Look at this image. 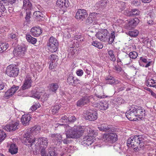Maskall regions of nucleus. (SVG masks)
Instances as JSON below:
<instances>
[{"label": "nucleus", "mask_w": 156, "mask_h": 156, "mask_svg": "<svg viewBox=\"0 0 156 156\" xmlns=\"http://www.w3.org/2000/svg\"><path fill=\"white\" fill-rule=\"evenodd\" d=\"M140 61H141L142 62H143L145 63H147L148 62L146 58H144L143 57H140Z\"/></svg>", "instance_id": "nucleus-60"}, {"label": "nucleus", "mask_w": 156, "mask_h": 156, "mask_svg": "<svg viewBox=\"0 0 156 156\" xmlns=\"http://www.w3.org/2000/svg\"><path fill=\"white\" fill-rule=\"evenodd\" d=\"M92 18L91 17H89L86 20V21L87 23H91L92 22Z\"/></svg>", "instance_id": "nucleus-62"}, {"label": "nucleus", "mask_w": 156, "mask_h": 156, "mask_svg": "<svg viewBox=\"0 0 156 156\" xmlns=\"http://www.w3.org/2000/svg\"><path fill=\"white\" fill-rule=\"evenodd\" d=\"M56 4L57 6L60 8V12L62 14L66 12V8L70 5L68 0H58Z\"/></svg>", "instance_id": "nucleus-5"}, {"label": "nucleus", "mask_w": 156, "mask_h": 156, "mask_svg": "<svg viewBox=\"0 0 156 156\" xmlns=\"http://www.w3.org/2000/svg\"><path fill=\"white\" fill-rule=\"evenodd\" d=\"M23 8L26 11H30L32 9V4L29 0H24L23 2Z\"/></svg>", "instance_id": "nucleus-26"}, {"label": "nucleus", "mask_w": 156, "mask_h": 156, "mask_svg": "<svg viewBox=\"0 0 156 156\" xmlns=\"http://www.w3.org/2000/svg\"><path fill=\"white\" fill-rule=\"evenodd\" d=\"M31 97L38 99L40 98L41 95V93L35 90H34L31 91Z\"/></svg>", "instance_id": "nucleus-30"}, {"label": "nucleus", "mask_w": 156, "mask_h": 156, "mask_svg": "<svg viewBox=\"0 0 156 156\" xmlns=\"http://www.w3.org/2000/svg\"><path fill=\"white\" fill-rule=\"evenodd\" d=\"M139 19L136 18L130 20L128 23V25L130 27L133 28L136 27L139 23Z\"/></svg>", "instance_id": "nucleus-27"}, {"label": "nucleus", "mask_w": 156, "mask_h": 156, "mask_svg": "<svg viewBox=\"0 0 156 156\" xmlns=\"http://www.w3.org/2000/svg\"><path fill=\"white\" fill-rule=\"evenodd\" d=\"M114 34L115 32L114 31L111 33L110 36L109 34V37L108 41L109 43L112 44L113 42L115 37Z\"/></svg>", "instance_id": "nucleus-46"}, {"label": "nucleus", "mask_w": 156, "mask_h": 156, "mask_svg": "<svg viewBox=\"0 0 156 156\" xmlns=\"http://www.w3.org/2000/svg\"><path fill=\"white\" fill-rule=\"evenodd\" d=\"M88 16L86 11L83 9H78L76 13L75 18L78 19L83 20Z\"/></svg>", "instance_id": "nucleus-14"}, {"label": "nucleus", "mask_w": 156, "mask_h": 156, "mask_svg": "<svg viewBox=\"0 0 156 156\" xmlns=\"http://www.w3.org/2000/svg\"><path fill=\"white\" fill-rule=\"evenodd\" d=\"M92 44L93 45L98 48H102L103 47V45L99 42L97 41H93L92 42Z\"/></svg>", "instance_id": "nucleus-44"}, {"label": "nucleus", "mask_w": 156, "mask_h": 156, "mask_svg": "<svg viewBox=\"0 0 156 156\" xmlns=\"http://www.w3.org/2000/svg\"><path fill=\"white\" fill-rule=\"evenodd\" d=\"M5 87V84L2 82H0V90H3Z\"/></svg>", "instance_id": "nucleus-64"}, {"label": "nucleus", "mask_w": 156, "mask_h": 156, "mask_svg": "<svg viewBox=\"0 0 156 156\" xmlns=\"http://www.w3.org/2000/svg\"><path fill=\"white\" fill-rule=\"evenodd\" d=\"M144 139L142 135L131 136L127 141V144L136 151H139L144 146Z\"/></svg>", "instance_id": "nucleus-2"}, {"label": "nucleus", "mask_w": 156, "mask_h": 156, "mask_svg": "<svg viewBox=\"0 0 156 156\" xmlns=\"http://www.w3.org/2000/svg\"><path fill=\"white\" fill-rule=\"evenodd\" d=\"M94 138L92 136L87 135L84 136L82 140L81 144L84 146H89L94 141Z\"/></svg>", "instance_id": "nucleus-16"}, {"label": "nucleus", "mask_w": 156, "mask_h": 156, "mask_svg": "<svg viewBox=\"0 0 156 156\" xmlns=\"http://www.w3.org/2000/svg\"><path fill=\"white\" fill-rule=\"evenodd\" d=\"M103 138L108 141L112 143L115 142L118 140L117 135L114 133L105 134Z\"/></svg>", "instance_id": "nucleus-11"}, {"label": "nucleus", "mask_w": 156, "mask_h": 156, "mask_svg": "<svg viewBox=\"0 0 156 156\" xmlns=\"http://www.w3.org/2000/svg\"><path fill=\"white\" fill-rule=\"evenodd\" d=\"M98 129L102 131L106 132H114L115 128L112 125H108L107 124H103L98 125Z\"/></svg>", "instance_id": "nucleus-10"}, {"label": "nucleus", "mask_w": 156, "mask_h": 156, "mask_svg": "<svg viewBox=\"0 0 156 156\" xmlns=\"http://www.w3.org/2000/svg\"><path fill=\"white\" fill-rule=\"evenodd\" d=\"M19 124V122H16L13 124H10L6 125L4 128V129L6 131L9 132L14 131L18 129L17 126Z\"/></svg>", "instance_id": "nucleus-22"}, {"label": "nucleus", "mask_w": 156, "mask_h": 156, "mask_svg": "<svg viewBox=\"0 0 156 156\" xmlns=\"http://www.w3.org/2000/svg\"><path fill=\"white\" fill-rule=\"evenodd\" d=\"M92 98V97L91 96H86L83 97L77 102V106L79 107H81L87 104L90 101L91 99Z\"/></svg>", "instance_id": "nucleus-18"}, {"label": "nucleus", "mask_w": 156, "mask_h": 156, "mask_svg": "<svg viewBox=\"0 0 156 156\" xmlns=\"http://www.w3.org/2000/svg\"><path fill=\"white\" fill-rule=\"evenodd\" d=\"M9 37L13 39H14L15 42L13 43L12 45L13 46H15V44H16L17 41V36L15 34H12L9 35Z\"/></svg>", "instance_id": "nucleus-43"}, {"label": "nucleus", "mask_w": 156, "mask_h": 156, "mask_svg": "<svg viewBox=\"0 0 156 156\" xmlns=\"http://www.w3.org/2000/svg\"><path fill=\"white\" fill-rule=\"evenodd\" d=\"M31 33L32 35L35 37L39 36L42 33V30L40 27H34L31 28Z\"/></svg>", "instance_id": "nucleus-23"}, {"label": "nucleus", "mask_w": 156, "mask_h": 156, "mask_svg": "<svg viewBox=\"0 0 156 156\" xmlns=\"http://www.w3.org/2000/svg\"><path fill=\"white\" fill-rule=\"evenodd\" d=\"M31 12L30 11H27L26 15L25 17V19L27 22L28 23L30 21V15H31Z\"/></svg>", "instance_id": "nucleus-48"}, {"label": "nucleus", "mask_w": 156, "mask_h": 156, "mask_svg": "<svg viewBox=\"0 0 156 156\" xmlns=\"http://www.w3.org/2000/svg\"><path fill=\"white\" fill-rule=\"evenodd\" d=\"M31 118L30 114H25L22 116L21 119V122L23 126H27L29 124Z\"/></svg>", "instance_id": "nucleus-21"}, {"label": "nucleus", "mask_w": 156, "mask_h": 156, "mask_svg": "<svg viewBox=\"0 0 156 156\" xmlns=\"http://www.w3.org/2000/svg\"><path fill=\"white\" fill-rule=\"evenodd\" d=\"M19 71V69L16 66L10 65L7 68L6 73L10 77H15L18 75Z\"/></svg>", "instance_id": "nucleus-6"}, {"label": "nucleus", "mask_w": 156, "mask_h": 156, "mask_svg": "<svg viewBox=\"0 0 156 156\" xmlns=\"http://www.w3.org/2000/svg\"><path fill=\"white\" fill-rule=\"evenodd\" d=\"M108 2V0H101L99 1L97 4L100 7H104L107 6Z\"/></svg>", "instance_id": "nucleus-38"}, {"label": "nucleus", "mask_w": 156, "mask_h": 156, "mask_svg": "<svg viewBox=\"0 0 156 156\" xmlns=\"http://www.w3.org/2000/svg\"><path fill=\"white\" fill-rule=\"evenodd\" d=\"M9 151L12 154H16L18 151V148L14 144H12L9 149Z\"/></svg>", "instance_id": "nucleus-29"}, {"label": "nucleus", "mask_w": 156, "mask_h": 156, "mask_svg": "<svg viewBox=\"0 0 156 156\" xmlns=\"http://www.w3.org/2000/svg\"><path fill=\"white\" fill-rule=\"evenodd\" d=\"M55 64L54 63H50L49 65V69H52L54 68Z\"/></svg>", "instance_id": "nucleus-63"}, {"label": "nucleus", "mask_w": 156, "mask_h": 156, "mask_svg": "<svg viewBox=\"0 0 156 156\" xmlns=\"http://www.w3.org/2000/svg\"><path fill=\"white\" fill-rule=\"evenodd\" d=\"M61 107V105H55L51 110L52 113L55 114L57 113Z\"/></svg>", "instance_id": "nucleus-37"}, {"label": "nucleus", "mask_w": 156, "mask_h": 156, "mask_svg": "<svg viewBox=\"0 0 156 156\" xmlns=\"http://www.w3.org/2000/svg\"><path fill=\"white\" fill-rule=\"evenodd\" d=\"M74 77L72 73H70L67 76V83L70 85H73Z\"/></svg>", "instance_id": "nucleus-34"}, {"label": "nucleus", "mask_w": 156, "mask_h": 156, "mask_svg": "<svg viewBox=\"0 0 156 156\" xmlns=\"http://www.w3.org/2000/svg\"><path fill=\"white\" fill-rule=\"evenodd\" d=\"M83 131L79 127L72 128L69 126H66L65 134L67 138H78L82 136Z\"/></svg>", "instance_id": "nucleus-3"}, {"label": "nucleus", "mask_w": 156, "mask_h": 156, "mask_svg": "<svg viewBox=\"0 0 156 156\" xmlns=\"http://www.w3.org/2000/svg\"><path fill=\"white\" fill-rule=\"evenodd\" d=\"M41 156H47V153L45 148H43L41 150Z\"/></svg>", "instance_id": "nucleus-57"}, {"label": "nucleus", "mask_w": 156, "mask_h": 156, "mask_svg": "<svg viewBox=\"0 0 156 156\" xmlns=\"http://www.w3.org/2000/svg\"><path fill=\"white\" fill-rule=\"evenodd\" d=\"M26 39L29 42H30L33 44H35L37 41V40L36 38L32 37L30 34H27V35Z\"/></svg>", "instance_id": "nucleus-32"}, {"label": "nucleus", "mask_w": 156, "mask_h": 156, "mask_svg": "<svg viewBox=\"0 0 156 156\" xmlns=\"http://www.w3.org/2000/svg\"><path fill=\"white\" fill-rule=\"evenodd\" d=\"M76 120V119L74 116H72L70 117H68V122H74Z\"/></svg>", "instance_id": "nucleus-53"}, {"label": "nucleus", "mask_w": 156, "mask_h": 156, "mask_svg": "<svg viewBox=\"0 0 156 156\" xmlns=\"http://www.w3.org/2000/svg\"><path fill=\"white\" fill-rule=\"evenodd\" d=\"M145 84L147 86L152 87L156 88V82L153 79H148L145 82Z\"/></svg>", "instance_id": "nucleus-28"}, {"label": "nucleus", "mask_w": 156, "mask_h": 156, "mask_svg": "<svg viewBox=\"0 0 156 156\" xmlns=\"http://www.w3.org/2000/svg\"><path fill=\"white\" fill-rule=\"evenodd\" d=\"M41 127L39 126H35L32 128L30 130L25 133L23 135V139L22 140L23 143L28 146V147H31L35 144V140L34 139H32L33 136L37 135L41 130Z\"/></svg>", "instance_id": "nucleus-1"}, {"label": "nucleus", "mask_w": 156, "mask_h": 156, "mask_svg": "<svg viewBox=\"0 0 156 156\" xmlns=\"http://www.w3.org/2000/svg\"><path fill=\"white\" fill-rule=\"evenodd\" d=\"M108 53L110 56V59L113 62H115L116 59L113 54V51L112 50H109L108 51Z\"/></svg>", "instance_id": "nucleus-41"}, {"label": "nucleus", "mask_w": 156, "mask_h": 156, "mask_svg": "<svg viewBox=\"0 0 156 156\" xmlns=\"http://www.w3.org/2000/svg\"><path fill=\"white\" fill-rule=\"evenodd\" d=\"M51 59L52 63H55L58 61V57L56 55H51Z\"/></svg>", "instance_id": "nucleus-47"}, {"label": "nucleus", "mask_w": 156, "mask_h": 156, "mask_svg": "<svg viewBox=\"0 0 156 156\" xmlns=\"http://www.w3.org/2000/svg\"><path fill=\"white\" fill-rule=\"evenodd\" d=\"M76 40H78V41H82L83 40V37H82V36L80 35L76 36Z\"/></svg>", "instance_id": "nucleus-58"}, {"label": "nucleus", "mask_w": 156, "mask_h": 156, "mask_svg": "<svg viewBox=\"0 0 156 156\" xmlns=\"http://www.w3.org/2000/svg\"><path fill=\"white\" fill-rule=\"evenodd\" d=\"M139 65L141 66H142L143 67H145L146 68L148 67L149 66H150V65L151 63V62H148L147 63L145 66L143 64V62H142L140 60L139 61Z\"/></svg>", "instance_id": "nucleus-52"}, {"label": "nucleus", "mask_w": 156, "mask_h": 156, "mask_svg": "<svg viewBox=\"0 0 156 156\" xmlns=\"http://www.w3.org/2000/svg\"><path fill=\"white\" fill-rule=\"evenodd\" d=\"M37 108L36 107L35 104H34L31 107V108L30 109V111H31V112L34 111L37 109Z\"/></svg>", "instance_id": "nucleus-61"}, {"label": "nucleus", "mask_w": 156, "mask_h": 156, "mask_svg": "<svg viewBox=\"0 0 156 156\" xmlns=\"http://www.w3.org/2000/svg\"><path fill=\"white\" fill-rule=\"evenodd\" d=\"M114 148L116 151H118L120 148V145L119 144H116L114 146Z\"/></svg>", "instance_id": "nucleus-56"}, {"label": "nucleus", "mask_w": 156, "mask_h": 156, "mask_svg": "<svg viewBox=\"0 0 156 156\" xmlns=\"http://www.w3.org/2000/svg\"><path fill=\"white\" fill-rule=\"evenodd\" d=\"M50 94L47 93H45L41 98L42 101H45L46 100L49 98Z\"/></svg>", "instance_id": "nucleus-51"}, {"label": "nucleus", "mask_w": 156, "mask_h": 156, "mask_svg": "<svg viewBox=\"0 0 156 156\" xmlns=\"http://www.w3.org/2000/svg\"><path fill=\"white\" fill-rule=\"evenodd\" d=\"M61 121L64 123H68V117L66 115L62 116L61 119Z\"/></svg>", "instance_id": "nucleus-50"}, {"label": "nucleus", "mask_w": 156, "mask_h": 156, "mask_svg": "<svg viewBox=\"0 0 156 156\" xmlns=\"http://www.w3.org/2000/svg\"><path fill=\"white\" fill-rule=\"evenodd\" d=\"M140 12L139 10L137 9H133L129 12L127 15L129 16H138Z\"/></svg>", "instance_id": "nucleus-31"}, {"label": "nucleus", "mask_w": 156, "mask_h": 156, "mask_svg": "<svg viewBox=\"0 0 156 156\" xmlns=\"http://www.w3.org/2000/svg\"><path fill=\"white\" fill-rule=\"evenodd\" d=\"M8 0H0V12H4L6 10L4 5L1 3V1H7Z\"/></svg>", "instance_id": "nucleus-49"}, {"label": "nucleus", "mask_w": 156, "mask_h": 156, "mask_svg": "<svg viewBox=\"0 0 156 156\" xmlns=\"http://www.w3.org/2000/svg\"><path fill=\"white\" fill-rule=\"evenodd\" d=\"M52 142L54 144L59 145L62 142V139L60 134L56 133L51 134Z\"/></svg>", "instance_id": "nucleus-12"}, {"label": "nucleus", "mask_w": 156, "mask_h": 156, "mask_svg": "<svg viewBox=\"0 0 156 156\" xmlns=\"http://www.w3.org/2000/svg\"><path fill=\"white\" fill-rule=\"evenodd\" d=\"M48 50L52 52L56 51L58 49V43L56 39L53 37H50L47 44Z\"/></svg>", "instance_id": "nucleus-4"}, {"label": "nucleus", "mask_w": 156, "mask_h": 156, "mask_svg": "<svg viewBox=\"0 0 156 156\" xmlns=\"http://www.w3.org/2000/svg\"><path fill=\"white\" fill-rule=\"evenodd\" d=\"M96 95L97 97L100 98H103L107 97V96L104 93L102 94H98Z\"/></svg>", "instance_id": "nucleus-54"}, {"label": "nucleus", "mask_w": 156, "mask_h": 156, "mask_svg": "<svg viewBox=\"0 0 156 156\" xmlns=\"http://www.w3.org/2000/svg\"><path fill=\"white\" fill-rule=\"evenodd\" d=\"M80 80L77 78H76L75 79H74L73 82V85H75L80 83Z\"/></svg>", "instance_id": "nucleus-59"}, {"label": "nucleus", "mask_w": 156, "mask_h": 156, "mask_svg": "<svg viewBox=\"0 0 156 156\" xmlns=\"http://www.w3.org/2000/svg\"><path fill=\"white\" fill-rule=\"evenodd\" d=\"M32 81L31 78L29 76L27 75L24 82V83L21 88L23 90H24L30 88L32 86Z\"/></svg>", "instance_id": "nucleus-15"}, {"label": "nucleus", "mask_w": 156, "mask_h": 156, "mask_svg": "<svg viewBox=\"0 0 156 156\" xmlns=\"http://www.w3.org/2000/svg\"><path fill=\"white\" fill-rule=\"evenodd\" d=\"M26 49L25 46L18 45L13 50V53L16 55L23 56L25 54Z\"/></svg>", "instance_id": "nucleus-9"}, {"label": "nucleus", "mask_w": 156, "mask_h": 156, "mask_svg": "<svg viewBox=\"0 0 156 156\" xmlns=\"http://www.w3.org/2000/svg\"><path fill=\"white\" fill-rule=\"evenodd\" d=\"M108 103L106 102H100L98 107L99 108L102 110H106L108 107Z\"/></svg>", "instance_id": "nucleus-33"}, {"label": "nucleus", "mask_w": 156, "mask_h": 156, "mask_svg": "<svg viewBox=\"0 0 156 156\" xmlns=\"http://www.w3.org/2000/svg\"><path fill=\"white\" fill-rule=\"evenodd\" d=\"M83 71L82 70L79 69L76 72V74L78 76H81L83 75Z\"/></svg>", "instance_id": "nucleus-55"}, {"label": "nucleus", "mask_w": 156, "mask_h": 156, "mask_svg": "<svg viewBox=\"0 0 156 156\" xmlns=\"http://www.w3.org/2000/svg\"><path fill=\"white\" fill-rule=\"evenodd\" d=\"M107 82L109 84L111 85H115L119 83V80L114 78L111 76H108L106 77L105 78Z\"/></svg>", "instance_id": "nucleus-24"}, {"label": "nucleus", "mask_w": 156, "mask_h": 156, "mask_svg": "<svg viewBox=\"0 0 156 156\" xmlns=\"http://www.w3.org/2000/svg\"><path fill=\"white\" fill-rule=\"evenodd\" d=\"M8 47V44L0 42V53H2L5 51Z\"/></svg>", "instance_id": "nucleus-36"}, {"label": "nucleus", "mask_w": 156, "mask_h": 156, "mask_svg": "<svg viewBox=\"0 0 156 156\" xmlns=\"http://www.w3.org/2000/svg\"><path fill=\"white\" fill-rule=\"evenodd\" d=\"M129 108V111L126 112V116L129 120L134 121L135 117H137L136 113L137 108H135L134 106H130Z\"/></svg>", "instance_id": "nucleus-7"}, {"label": "nucleus", "mask_w": 156, "mask_h": 156, "mask_svg": "<svg viewBox=\"0 0 156 156\" xmlns=\"http://www.w3.org/2000/svg\"><path fill=\"white\" fill-rule=\"evenodd\" d=\"M33 15L37 18L40 19L43 18L44 15L40 11H37L34 13Z\"/></svg>", "instance_id": "nucleus-39"}, {"label": "nucleus", "mask_w": 156, "mask_h": 156, "mask_svg": "<svg viewBox=\"0 0 156 156\" xmlns=\"http://www.w3.org/2000/svg\"><path fill=\"white\" fill-rule=\"evenodd\" d=\"M18 87L15 86L13 85L9 90H8L5 94V96L6 97H9L13 95L16 91L18 89Z\"/></svg>", "instance_id": "nucleus-25"}, {"label": "nucleus", "mask_w": 156, "mask_h": 156, "mask_svg": "<svg viewBox=\"0 0 156 156\" xmlns=\"http://www.w3.org/2000/svg\"><path fill=\"white\" fill-rule=\"evenodd\" d=\"M96 37L102 41H108L109 37V33L106 29L101 30V32L96 34Z\"/></svg>", "instance_id": "nucleus-8"}, {"label": "nucleus", "mask_w": 156, "mask_h": 156, "mask_svg": "<svg viewBox=\"0 0 156 156\" xmlns=\"http://www.w3.org/2000/svg\"><path fill=\"white\" fill-rule=\"evenodd\" d=\"M114 69L116 71L117 73H125L122 70V68L118 65H117L114 66Z\"/></svg>", "instance_id": "nucleus-45"}, {"label": "nucleus", "mask_w": 156, "mask_h": 156, "mask_svg": "<svg viewBox=\"0 0 156 156\" xmlns=\"http://www.w3.org/2000/svg\"><path fill=\"white\" fill-rule=\"evenodd\" d=\"M35 140V142H36V144H37L39 146H41V147H43L46 148L48 144V139L47 138L42 137L41 138H34V140Z\"/></svg>", "instance_id": "nucleus-17"}, {"label": "nucleus", "mask_w": 156, "mask_h": 156, "mask_svg": "<svg viewBox=\"0 0 156 156\" xmlns=\"http://www.w3.org/2000/svg\"><path fill=\"white\" fill-rule=\"evenodd\" d=\"M50 87V90L54 93L56 92L58 88V84L56 83L51 84Z\"/></svg>", "instance_id": "nucleus-35"}, {"label": "nucleus", "mask_w": 156, "mask_h": 156, "mask_svg": "<svg viewBox=\"0 0 156 156\" xmlns=\"http://www.w3.org/2000/svg\"><path fill=\"white\" fill-rule=\"evenodd\" d=\"M139 34V32L136 30H134L131 31H129L128 33V34L130 36L135 37H136Z\"/></svg>", "instance_id": "nucleus-40"}, {"label": "nucleus", "mask_w": 156, "mask_h": 156, "mask_svg": "<svg viewBox=\"0 0 156 156\" xmlns=\"http://www.w3.org/2000/svg\"><path fill=\"white\" fill-rule=\"evenodd\" d=\"M125 56L126 57V60H129V61L127 63V64H129L130 63L132 62V60L131 58L133 59H135L138 56V54L137 52L135 51L130 52L129 54H128L127 53L125 54Z\"/></svg>", "instance_id": "nucleus-20"}, {"label": "nucleus", "mask_w": 156, "mask_h": 156, "mask_svg": "<svg viewBox=\"0 0 156 156\" xmlns=\"http://www.w3.org/2000/svg\"><path fill=\"white\" fill-rule=\"evenodd\" d=\"M135 108H137L136 109V116L137 117L139 118L140 119H142L145 115V110L142 109V107L138 106H134Z\"/></svg>", "instance_id": "nucleus-19"}, {"label": "nucleus", "mask_w": 156, "mask_h": 156, "mask_svg": "<svg viewBox=\"0 0 156 156\" xmlns=\"http://www.w3.org/2000/svg\"><path fill=\"white\" fill-rule=\"evenodd\" d=\"M6 136L5 132H4L3 130L0 129V141H2L4 140Z\"/></svg>", "instance_id": "nucleus-42"}, {"label": "nucleus", "mask_w": 156, "mask_h": 156, "mask_svg": "<svg viewBox=\"0 0 156 156\" xmlns=\"http://www.w3.org/2000/svg\"><path fill=\"white\" fill-rule=\"evenodd\" d=\"M98 114L96 112L94 111H87L85 119L89 121H94L96 120L98 117Z\"/></svg>", "instance_id": "nucleus-13"}]
</instances>
